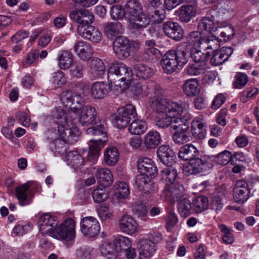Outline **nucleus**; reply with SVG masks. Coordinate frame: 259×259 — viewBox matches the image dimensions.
<instances>
[{"instance_id": "f257e3e1", "label": "nucleus", "mask_w": 259, "mask_h": 259, "mask_svg": "<svg viewBox=\"0 0 259 259\" xmlns=\"http://www.w3.org/2000/svg\"><path fill=\"white\" fill-rule=\"evenodd\" d=\"M97 117L96 108L90 105L81 106L74 111H69L67 113L58 109L53 114L54 122L58 126L60 136L72 143L76 142L80 134L76 125L88 126L94 124Z\"/></svg>"}, {"instance_id": "f03ea898", "label": "nucleus", "mask_w": 259, "mask_h": 259, "mask_svg": "<svg viewBox=\"0 0 259 259\" xmlns=\"http://www.w3.org/2000/svg\"><path fill=\"white\" fill-rule=\"evenodd\" d=\"M189 109L187 103H180L165 99L157 100L155 105L157 114L156 125L159 128H176L180 125L182 114H188Z\"/></svg>"}, {"instance_id": "7ed1b4c3", "label": "nucleus", "mask_w": 259, "mask_h": 259, "mask_svg": "<svg viewBox=\"0 0 259 259\" xmlns=\"http://www.w3.org/2000/svg\"><path fill=\"white\" fill-rule=\"evenodd\" d=\"M132 79V69L123 63L113 62L108 69V80L114 83L115 92L119 93L126 90Z\"/></svg>"}, {"instance_id": "20e7f679", "label": "nucleus", "mask_w": 259, "mask_h": 259, "mask_svg": "<svg viewBox=\"0 0 259 259\" xmlns=\"http://www.w3.org/2000/svg\"><path fill=\"white\" fill-rule=\"evenodd\" d=\"M137 168L141 176L137 178V186L141 191L144 193L152 192L154 184L150 180L149 177H155L157 176L158 170L152 159L148 157H141L137 161Z\"/></svg>"}, {"instance_id": "39448f33", "label": "nucleus", "mask_w": 259, "mask_h": 259, "mask_svg": "<svg viewBox=\"0 0 259 259\" xmlns=\"http://www.w3.org/2000/svg\"><path fill=\"white\" fill-rule=\"evenodd\" d=\"M89 135L101 136V138L93 139L90 140L88 159L91 162H95L98 158L101 148L107 141L106 125L105 123L97 124L89 127L87 130Z\"/></svg>"}, {"instance_id": "423d86ee", "label": "nucleus", "mask_w": 259, "mask_h": 259, "mask_svg": "<svg viewBox=\"0 0 259 259\" xmlns=\"http://www.w3.org/2000/svg\"><path fill=\"white\" fill-rule=\"evenodd\" d=\"M124 16L132 29H142L148 23L142 7L137 0H128L124 8Z\"/></svg>"}, {"instance_id": "0eeeda50", "label": "nucleus", "mask_w": 259, "mask_h": 259, "mask_svg": "<svg viewBox=\"0 0 259 259\" xmlns=\"http://www.w3.org/2000/svg\"><path fill=\"white\" fill-rule=\"evenodd\" d=\"M188 60V50L182 46H179L176 51H169L164 55L161 61V65L164 72L170 74L175 72L178 66L186 64Z\"/></svg>"}, {"instance_id": "6e6552de", "label": "nucleus", "mask_w": 259, "mask_h": 259, "mask_svg": "<svg viewBox=\"0 0 259 259\" xmlns=\"http://www.w3.org/2000/svg\"><path fill=\"white\" fill-rule=\"evenodd\" d=\"M60 100L66 109H63V108L61 107L55 109L52 113L53 117V114L56 110L62 109L66 113L69 111H74V110L80 108L83 103V99L82 96L75 91L70 90L63 91L61 93Z\"/></svg>"}, {"instance_id": "1a4fd4ad", "label": "nucleus", "mask_w": 259, "mask_h": 259, "mask_svg": "<svg viewBox=\"0 0 259 259\" xmlns=\"http://www.w3.org/2000/svg\"><path fill=\"white\" fill-rule=\"evenodd\" d=\"M139 47L138 42L130 41L126 37L121 36L115 39L113 42V49L116 56L122 60L128 57L131 52L137 51Z\"/></svg>"}, {"instance_id": "9d476101", "label": "nucleus", "mask_w": 259, "mask_h": 259, "mask_svg": "<svg viewBox=\"0 0 259 259\" xmlns=\"http://www.w3.org/2000/svg\"><path fill=\"white\" fill-rule=\"evenodd\" d=\"M75 223L72 219L65 220L55 228L52 237L60 240L71 241L75 237Z\"/></svg>"}, {"instance_id": "9b49d317", "label": "nucleus", "mask_w": 259, "mask_h": 259, "mask_svg": "<svg viewBox=\"0 0 259 259\" xmlns=\"http://www.w3.org/2000/svg\"><path fill=\"white\" fill-rule=\"evenodd\" d=\"M211 158L209 156H205L203 158H195L189 160L183 166L184 172L191 175L209 170L213 166Z\"/></svg>"}, {"instance_id": "f8f14e48", "label": "nucleus", "mask_w": 259, "mask_h": 259, "mask_svg": "<svg viewBox=\"0 0 259 259\" xmlns=\"http://www.w3.org/2000/svg\"><path fill=\"white\" fill-rule=\"evenodd\" d=\"M191 117L190 115H187L185 117H183L180 120V122L178 125V127L173 129L176 132L172 135V139L175 143L178 144H183L189 142L191 140V136L189 133V120Z\"/></svg>"}, {"instance_id": "ddd939ff", "label": "nucleus", "mask_w": 259, "mask_h": 259, "mask_svg": "<svg viewBox=\"0 0 259 259\" xmlns=\"http://www.w3.org/2000/svg\"><path fill=\"white\" fill-rule=\"evenodd\" d=\"M137 116L136 108L131 104L126 105L118 110L115 123L117 127L122 128L126 127L132 119Z\"/></svg>"}, {"instance_id": "4468645a", "label": "nucleus", "mask_w": 259, "mask_h": 259, "mask_svg": "<svg viewBox=\"0 0 259 259\" xmlns=\"http://www.w3.org/2000/svg\"><path fill=\"white\" fill-rule=\"evenodd\" d=\"M183 1V3H186L188 4L182 6L176 11V13L177 14L180 21L186 23L196 16L198 4L196 0H184Z\"/></svg>"}, {"instance_id": "2eb2a0df", "label": "nucleus", "mask_w": 259, "mask_h": 259, "mask_svg": "<svg viewBox=\"0 0 259 259\" xmlns=\"http://www.w3.org/2000/svg\"><path fill=\"white\" fill-rule=\"evenodd\" d=\"M80 226L82 233L89 237L97 235L100 230L98 221L96 218L91 216L82 218L80 223Z\"/></svg>"}, {"instance_id": "dca6fc26", "label": "nucleus", "mask_w": 259, "mask_h": 259, "mask_svg": "<svg viewBox=\"0 0 259 259\" xmlns=\"http://www.w3.org/2000/svg\"><path fill=\"white\" fill-rule=\"evenodd\" d=\"M57 224L56 218L49 213L41 215L38 221V226L41 233L49 234L51 237Z\"/></svg>"}, {"instance_id": "f3484780", "label": "nucleus", "mask_w": 259, "mask_h": 259, "mask_svg": "<svg viewBox=\"0 0 259 259\" xmlns=\"http://www.w3.org/2000/svg\"><path fill=\"white\" fill-rule=\"evenodd\" d=\"M250 193L248 184L244 181H238L233 189V199L237 203H243L249 199Z\"/></svg>"}, {"instance_id": "a211bd4d", "label": "nucleus", "mask_w": 259, "mask_h": 259, "mask_svg": "<svg viewBox=\"0 0 259 259\" xmlns=\"http://www.w3.org/2000/svg\"><path fill=\"white\" fill-rule=\"evenodd\" d=\"M114 85L112 82L107 83L103 81H96L91 88V96L95 99H103L106 97L111 90H114Z\"/></svg>"}, {"instance_id": "6ab92c4d", "label": "nucleus", "mask_w": 259, "mask_h": 259, "mask_svg": "<svg viewBox=\"0 0 259 259\" xmlns=\"http://www.w3.org/2000/svg\"><path fill=\"white\" fill-rule=\"evenodd\" d=\"M78 34L82 37L94 43L100 42L102 38V33L93 26H87V27L82 26H77Z\"/></svg>"}, {"instance_id": "aec40b11", "label": "nucleus", "mask_w": 259, "mask_h": 259, "mask_svg": "<svg viewBox=\"0 0 259 259\" xmlns=\"http://www.w3.org/2000/svg\"><path fill=\"white\" fill-rule=\"evenodd\" d=\"M69 16L70 19L79 24L78 26L83 27L92 23L94 19L93 15L85 9L72 11L70 12Z\"/></svg>"}, {"instance_id": "412c9836", "label": "nucleus", "mask_w": 259, "mask_h": 259, "mask_svg": "<svg viewBox=\"0 0 259 259\" xmlns=\"http://www.w3.org/2000/svg\"><path fill=\"white\" fill-rule=\"evenodd\" d=\"M119 226L122 232L132 235L137 231L138 225L133 217L128 214H124L119 220Z\"/></svg>"}, {"instance_id": "4be33fe9", "label": "nucleus", "mask_w": 259, "mask_h": 259, "mask_svg": "<svg viewBox=\"0 0 259 259\" xmlns=\"http://www.w3.org/2000/svg\"><path fill=\"white\" fill-rule=\"evenodd\" d=\"M156 249V244L151 240L143 239L139 242L138 250L141 258H150L153 255Z\"/></svg>"}, {"instance_id": "5701e85b", "label": "nucleus", "mask_w": 259, "mask_h": 259, "mask_svg": "<svg viewBox=\"0 0 259 259\" xmlns=\"http://www.w3.org/2000/svg\"><path fill=\"white\" fill-rule=\"evenodd\" d=\"M163 29L168 37L176 40H180L184 36V30L177 23L166 22L163 24Z\"/></svg>"}, {"instance_id": "b1692460", "label": "nucleus", "mask_w": 259, "mask_h": 259, "mask_svg": "<svg viewBox=\"0 0 259 259\" xmlns=\"http://www.w3.org/2000/svg\"><path fill=\"white\" fill-rule=\"evenodd\" d=\"M157 156L165 165H172L176 163V155L168 145H161L157 150Z\"/></svg>"}, {"instance_id": "393cba45", "label": "nucleus", "mask_w": 259, "mask_h": 259, "mask_svg": "<svg viewBox=\"0 0 259 259\" xmlns=\"http://www.w3.org/2000/svg\"><path fill=\"white\" fill-rule=\"evenodd\" d=\"M165 18V12L163 9L157 7L149 6L147 15L145 14V18L148 19L147 24L144 26L146 27L151 22L152 23L159 24L161 23Z\"/></svg>"}, {"instance_id": "a878e982", "label": "nucleus", "mask_w": 259, "mask_h": 259, "mask_svg": "<svg viewBox=\"0 0 259 259\" xmlns=\"http://www.w3.org/2000/svg\"><path fill=\"white\" fill-rule=\"evenodd\" d=\"M223 24L209 17H202L198 23V28L200 30H204L210 33L216 32L219 28L225 27Z\"/></svg>"}, {"instance_id": "bb28decb", "label": "nucleus", "mask_w": 259, "mask_h": 259, "mask_svg": "<svg viewBox=\"0 0 259 259\" xmlns=\"http://www.w3.org/2000/svg\"><path fill=\"white\" fill-rule=\"evenodd\" d=\"M96 169V177L98 182L103 187H109L113 182V177L111 171L106 167H95Z\"/></svg>"}, {"instance_id": "cd10ccee", "label": "nucleus", "mask_w": 259, "mask_h": 259, "mask_svg": "<svg viewBox=\"0 0 259 259\" xmlns=\"http://www.w3.org/2000/svg\"><path fill=\"white\" fill-rule=\"evenodd\" d=\"M29 188V185L28 183L16 188V196L18 200L19 204L22 206L28 205L32 201V196L27 193Z\"/></svg>"}, {"instance_id": "c85d7f7f", "label": "nucleus", "mask_w": 259, "mask_h": 259, "mask_svg": "<svg viewBox=\"0 0 259 259\" xmlns=\"http://www.w3.org/2000/svg\"><path fill=\"white\" fill-rule=\"evenodd\" d=\"M233 50L231 47H224L219 51H215L210 59V62L214 66L220 65L226 61L233 54Z\"/></svg>"}, {"instance_id": "c756f323", "label": "nucleus", "mask_w": 259, "mask_h": 259, "mask_svg": "<svg viewBox=\"0 0 259 259\" xmlns=\"http://www.w3.org/2000/svg\"><path fill=\"white\" fill-rule=\"evenodd\" d=\"M74 51L79 58L84 60L91 59L93 53L91 45L82 40L74 46Z\"/></svg>"}, {"instance_id": "7c9ffc66", "label": "nucleus", "mask_w": 259, "mask_h": 259, "mask_svg": "<svg viewBox=\"0 0 259 259\" xmlns=\"http://www.w3.org/2000/svg\"><path fill=\"white\" fill-rule=\"evenodd\" d=\"M185 194V189L182 185H174L167 186L163 190L162 196L164 197L165 200L169 198L177 199L181 198Z\"/></svg>"}, {"instance_id": "2f4dec72", "label": "nucleus", "mask_w": 259, "mask_h": 259, "mask_svg": "<svg viewBox=\"0 0 259 259\" xmlns=\"http://www.w3.org/2000/svg\"><path fill=\"white\" fill-rule=\"evenodd\" d=\"M143 144L146 149L155 148L161 142L159 133L156 131L148 132L143 137Z\"/></svg>"}, {"instance_id": "473e14b6", "label": "nucleus", "mask_w": 259, "mask_h": 259, "mask_svg": "<svg viewBox=\"0 0 259 259\" xmlns=\"http://www.w3.org/2000/svg\"><path fill=\"white\" fill-rule=\"evenodd\" d=\"M199 152L196 146L187 144L183 146L179 152V157L183 160H190L199 155Z\"/></svg>"}, {"instance_id": "72a5a7b5", "label": "nucleus", "mask_w": 259, "mask_h": 259, "mask_svg": "<svg viewBox=\"0 0 259 259\" xmlns=\"http://www.w3.org/2000/svg\"><path fill=\"white\" fill-rule=\"evenodd\" d=\"M58 66L62 70L70 68L73 64V55L69 51H62L57 57Z\"/></svg>"}, {"instance_id": "f704fd0d", "label": "nucleus", "mask_w": 259, "mask_h": 259, "mask_svg": "<svg viewBox=\"0 0 259 259\" xmlns=\"http://www.w3.org/2000/svg\"><path fill=\"white\" fill-rule=\"evenodd\" d=\"M105 71V64L101 59L95 58L91 61L90 72L94 77H101L104 74Z\"/></svg>"}, {"instance_id": "c9c22d12", "label": "nucleus", "mask_w": 259, "mask_h": 259, "mask_svg": "<svg viewBox=\"0 0 259 259\" xmlns=\"http://www.w3.org/2000/svg\"><path fill=\"white\" fill-rule=\"evenodd\" d=\"M204 37L198 31L190 32L186 37V42L189 48L202 46Z\"/></svg>"}, {"instance_id": "e433bc0d", "label": "nucleus", "mask_w": 259, "mask_h": 259, "mask_svg": "<svg viewBox=\"0 0 259 259\" xmlns=\"http://www.w3.org/2000/svg\"><path fill=\"white\" fill-rule=\"evenodd\" d=\"M67 163L75 169L81 168L84 164L82 156L76 151H70L66 155Z\"/></svg>"}, {"instance_id": "4c0bfd02", "label": "nucleus", "mask_w": 259, "mask_h": 259, "mask_svg": "<svg viewBox=\"0 0 259 259\" xmlns=\"http://www.w3.org/2000/svg\"><path fill=\"white\" fill-rule=\"evenodd\" d=\"M119 153L117 149L113 146L107 148L104 151V160L109 166H113L119 160Z\"/></svg>"}, {"instance_id": "58836bf2", "label": "nucleus", "mask_w": 259, "mask_h": 259, "mask_svg": "<svg viewBox=\"0 0 259 259\" xmlns=\"http://www.w3.org/2000/svg\"><path fill=\"white\" fill-rule=\"evenodd\" d=\"M183 90L188 96H196L199 93V83L196 78L187 80L183 85Z\"/></svg>"}, {"instance_id": "ea45409f", "label": "nucleus", "mask_w": 259, "mask_h": 259, "mask_svg": "<svg viewBox=\"0 0 259 259\" xmlns=\"http://www.w3.org/2000/svg\"><path fill=\"white\" fill-rule=\"evenodd\" d=\"M189 50L190 56L195 62H204L211 54L210 52L204 51L202 46L189 48Z\"/></svg>"}, {"instance_id": "a19ab883", "label": "nucleus", "mask_w": 259, "mask_h": 259, "mask_svg": "<svg viewBox=\"0 0 259 259\" xmlns=\"http://www.w3.org/2000/svg\"><path fill=\"white\" fill-rule=\"evenodd\" d=\"M147 128V125L145 120L136 119L129 125L128 131L132 135H140L145 133Z\"/></svg>"}, {"instance_id": "79ce46f5", "label": "nucleus", "mask_w": 259, "mask_h": 259, "mask_svg": "<svg viewBox=\"0 0 259 259\" xmlns=\"http://www.w3.org/2000/svg\"><path fill=\"white\" fill-rule=\"evenodd\" d=\"M50 82L53 88L59 89L66 84L67 78L64 72L58 71L52 74Z\"/></svg>"}, {"instance_id": "37998d69", "label": "nucleus", "mask_w": 259, "mask_h": 259, "mask_svg": "<svg viewBox=\"0 0 259 259\" xmlns=\"http://www.w3.org/2000/svg\"><path fill=\"white\" fill-rule=\"evenodd\" d=\"M167 166L161 171L162 179L165 181L167 185L172 184L175 181L177 172L172 165H166Z\"/></svg>"}, {"instance_id": "c03bdc74", "label": "nucleus", "mask_w": 259, "mask_h": 259, "mask_svg": "<svg viewBox=\"0 0 259 259\" xmlns=\"http://www.w3.org/2000/svg\"><path fill=\"white\" fill-rule=\"evenodd\" d=\"M206 64L204 62H194L189 64L186 68L185 71L190 76H196L204 72Z\"/></svg>"}, {"instance_id": "a18cd8bd", "label": "nucleus", "mask_w": 259, "mask_h": 259, "mask_svg": "<svg viewBox=\"0 0 259 259\" xmlns=\"http://www.w3.org/2000/svg\"><path fill=\"white\" fill-rule=\"evenodd\" d=\"M134 68L136 76L140 78L145 79L153 75V72L151 68L145 64H137Z\"/></svg>"}, {"instance_id": "49530a36", "label": "nucleus", "mask_w": 259, "mask_h": 259, "mask_svg": "<svg viewBox=\"0 0 259 259\" xmlns=\"http://www.w3.org/2000/svg\"><path fill=\"white\" fill-rule=\"evenodd\" d=\"M124 31L123 26L119 22L108 23L105 28V32L108 36H115L121 34Z\"/></svg>"}, {"instance_id": "de8ad7c7", "label": "nucleus", "mask_w": 259, "mask_h": 259, "mask_svg": "<svg viewBox=\"0 0 259 259\" xmlns=\"http://www.w3.org/2000/svg\"><path fill=\"white\" fill-rule=\"evenodd\" d=\"M209 157H211V163H213V165L215 161L218 164L220 165H226L229 162L232 164L233 160H232V154L230 152L225 150L216 156H212Z\"/></svg>"}, {"instance_id": "09e8293b", "label": "nucleus", "mask_w": 259, "mask_h": 259, "mask_svg": "<svg viewBox=\"0 0 259 259\" xmlns=\"http://www.w3.org/2000/svg\"><path fill=\"white\" fill-rule=\"evenodd\" d=\"M113 244L117 252L127 250L132 245L130 238L121 236L115 238L113 241Z\"/></svg>"}, {"instance_id": "8fccbe9b", "label": "nucleus", "mask_w": 259, "mask_h": 259, "mask_svg": "<svg viewBox=\"0 0 259 259\" xmlns=\"http://www.w3.org/2000/svg\"><path fill=\"white\" fill-rule=\"evenodd\" d=\"M208 206V200L205 196L195 198L193 201V210L196 213H200L206 210Z\"/></svg>"}, {"instance_id": "3c124183", "label": "nucleus", "mask_w": 259, "mask_h": 259, "mask_svg": "<svg viewBox=\"0 0 259 259\" xmlns=\"http://www.w3.org/2000/svg\"><path fill=\"white\" fill-rule=\"evenodd\" d=\"M203 42L202 48H204V51L208 50V52H210L211 54L216 51L220 47L219 39L213 36L210 38L204 37V42Z\"/></svg>"}, {"instance_id": "603ef678", "label": "nucleus", "mask_w": 259, "mask_h": 259, "mask_svg": "<svg viewBox=\"0 0 259 259\" xmlns=\"http://www.w3.org/2000/svg\"><path fill=\"white\" fill-rule=\"evenodd\" d=\"M100 250L101 254L108 258H111L117 253L114 244L106 242L101 245Z\"/></svg>"}, {"instance_id": "864d4df0", "label": "nucleus", "mask_w": 259, "mask_h": 259, "mask_svg": "<svg viewBox=\"0 0 259 259\" xmlns=\"http://www.w3.org/2000/svg\"><path fill=\"white\" fill-rule=\"evenodd\" d=\"M193 205L188 199H184L180 201L178 205V209L181 215L184 218L187 217L191 213Z\"/></svg>"}, {"instance_id": "5fc2aeb1", "label": "nucleus", "mask_w": 259, "mask_h": 259, "mask_svg": "<svg viewBox=\"0 0 259 259\" xmlns=\"http://www.w3.org/2000/svg\"><path fill=\"white\" fill-rule=\"evenodd\" d=\"M57 126V132L59 139H56L51 142L50 144V148L52 151L60 152L62 150V149L64 148L65 144L67 143L68 144H73L74 142H70L69 141L65 140L59 135V131H58V126Z\"/></svg>"}, {"instance_id": "6e6d98bb", "label": "nucleus", "mask_w": 259, "mask_h": 259, "mask_svg": "<svg viewBox=\"0 0 259 259\" xmlns=\"http://www.w3.org/2000/svg\"><path fill=\"white\" fill-rule=\"evenodd\" d=\"M115 195L120 198H125L130 194V189L128 185L125 182H119L115 185Z\"/></svg>"}, {"instance_id": "4d7b16f0", "label": "nucleus", "mask_w": 259, "mask_h": 259, "mask_svg": "<svg viewBox=\"0 0 259 259\" xmlns=\"http://www.w3.org/2000/svg\"><path fill=\"white\" fill-rule=\"evenodd\" d=\"M258 93V89L255 87H250L243 91L239 95L240 101L246 103L250 99L253 98Z\"/></svg>"}, {"instance_id": "13d9d810", "label": "nucleus", "mask_w": 259, "mask_h": 259, "mask_svg": "<svg viewBox=\"0 0 259 259\" xmlns=\"http://www.w3.org/2000/svg\"><path fill=\"white\" fill-rule=\"evenodd\" d=\"M248 82V78L247 75L244 73H237L234 77V80L233 83L235 89H241Z\"/></svg>"}, {"instance_id": "bf43d9fd", "label": "nucleus", "mask_w": 259, "mask_h": 259, "mask_svg": "<svg viewBox=\"0 0 259 259\" xmlns=\"http://www.w3.org/2000/svg\"><path fill=\"white\" fill-rule=\"evenodd\" d=\"M219 227L223 234L222 239L223 242L226 244L232 243L234 241L232 231L228 229L227 226L224 224L220 225Z\"/></svg>"}, {"instance_id": "052dcab7", "label": "nucleus", "mask_w": 259, "mask_h": 259, "mask_svg": "<svg viewBox=\"0 0 259 259\" xmlns=\"http://www.w3.org/2000/svg\"><path fill=\"white\" fill-rule=\"evenodd\" d=\"M93 198L96 203H101L107 199L108 193L105 189L97 188L92 193Z\"/></svg>"}, {"instance_id": "680f3d73", "label": "nucleus", "mask_w": 259, "mask_h": 259, "mask_svg": "<svg viewBox=\"0 0 259 259\" xmlns=\"http://www.w3.org/2000/svg\"><path fill=\"white\" fill-rule=\"evenodd\" d=\"M224 196L223 194L212 197L210 202V207L217 211L221 210L223 207V200Z\"/></svg>"}, {"instance_id": "e2e57ef3", "label": "nucleus", "mask_w": 259, "mask_h": 259, "mask_svg": "<svg viewBox=\"0 0 259 259\" xmlns=\"http://www.w3.org/2000/svg\"><path fill=\"white\" fill-rule=\"evenodd\" d=\"M124 15V9L119 5L112 7L110 10L111 18L113 20L120 19Z\"/></svg>"}, {"instance_id": "0e129e2a", "label": "nucleus", "mask_w": 259, "mask_h": 259, "mask_svg": "<svg viewBox=\"0 0 259 259\" xmlns=\"http://www.w3.org/2000/svg\"><path fill=\"white\" fill-rule=\"evenodd\" d=\"M146 87L141 82L134 81L131 87V91L135 96H140L142 95L145 90Z\"/></svg>"}, {"instance_id": "69168bd1", "label": "nucleus", "mask_w": 259, "mask_h": 259, "mask_svg": "<svg viewBox=\"0 0 259 259\" xmlns=\"http://www.w3.org/2000/svg\"><path fill=\"white\" fill-rule=\"evenodd\" d=\"M16 119L21 123L22 125L25 127H28L30 124V119L29 116L25 113L18 111L16 113Z\"/></svg>"}, {"instance_id": "338daca9", "label": "nucleus", "mask_w": 259, "mask_h": 259, "mask_svg": "<svg viewBox=\"0 0 259 259\" xmlns=\"http://www.w3.org/2000/svg\"><path fill=\"white\" fill-rule=\"evenodd\" d=\"M38 51L36 49H32L27 54L25 62L28 65H33L38 57Z\"/></svg>"}, {"instance_id": "774afa93", "label": "nucleus", "mask_w": 259, "mask_h": 259, "mask_svg": "<svg viewBox=\"0 0 259 259\" xmlns=\"http://www.w3.org/2000/svg\"><path fill=\"white\" fill-rule=\"evenodd\" d=\"M166 221L167 230L169 231L178 223V216L174 212L170 211L168 213Z\"/></svg>"}]
</instances>
